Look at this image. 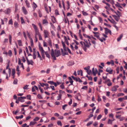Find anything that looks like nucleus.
<instances>
[{
  "instance_id": "10",
  "label": "nucleus",
  "mask_w": 127,
  "mask_h": 127,
  "mask_svg": "<svg viewBox=\"0 0 127 127\" xmlns=\"http://www.w3.org/2000/svg\"><path fill=\"white\" fill-rule=\"evenodd\" d=\"M22 10L23 13L25 15H26L28 14L27 11L24 6L22 7Z\"/></svg>"
},
{
  "instance_id": "7",
  "label": "nucleus",
  "mask_w": 127,
  "mask_h": 127,
  "mask_svg": "<svg viewBox=\"0 0 127 127\" xmlns=\"http://www.w3.org/2000/svg\"><path fill=\"white\" fill-rule=\"evenodd\" d=\"M106 71L108 72L109 74H111L112 73L113 70L110 67H108L106 69Z\"/></svg>"
},
{
  "instance_id": "18",
  "label": "nucleus",
  "mask_w": 127,
  "mask_h": 127,
  "mask_svg": "<svg viewBox=\"0 0 127 127\" xmlns=\"http://www.w3.org/2000/svg\"><path fill=\"white\" fill-rule=\"evenodd\" d=\"M27 63L28 65L31 64L32 65H33V62L32 60H30V61L27 60Z\"/></svg>"
},
{
  "instance_id": "11",
  "label": "nucleus",
  "mask_w": 127,
  "mask_h": 127,
  "mask_svg": "<svg viewBox=\"0 0 127 127\" xmlns=\"http://www.w3.org/2000/svg\"><path fill=\"white\" fill-rule=\"evenodd\" d=\"M119 87L118 85H116L114 86L112 88V91L113 92L117 90V88Z\"/></svg>"
},
{
  "instance_id": "53",
  "label": "nucleus",
  "mask_w": 127,
  "mask_h": 127,
  "mask_svg": "<svg viewBox=\"0 0 127 127\" xmlns=\"http://www.w3.org/2000/svg\"><path fill=\"white\" fill-rule=\"evenodd\" d=\"M33 6L35 8L37 7V5L34 2H33Z\"/></svg>"
},
{
  "instance_id": "30",
  "label": "nucleus",
  "mask_w": 127,
  "mask_h": 127,
  "mask_svg": "<svg viewBox=\"0 0 127 127\" xmlns=\"http://www.w3.org/2000/svg\"><path fill=\"white\" fill-rule=\"evenodd\" d=\"M14 25L15 27L17 28L18 27V24L16 22H15L14 23Z\"/></svg>"
},
{
  "instance_id": "15",
  "label": "nucleus",
  "mask_w": 127,
  "mask_h": 127,
  "mask_svg": "<svg viewBox=\"0 0 127 127\" xmlns=\"http://www.w3.org/2000/svg\"><path fill=\"white\" fill-rule=\"evenodd\" d=\"M36 52L35 51V50L34 49L33 51V59H34L36 58Z\"/></svg>"
},
{
  "instance_id": "51",
  "label": "nucleus",
  "mask_w": 127,
  "mask_h": 127,
  "mask_svg": "<svg viewBox=\"0 0 127 127\" xmlns=\"http://www.w3.org/2000/svg\"><path fill=\"white\" fill-rule=\"evenodd\" d=\"M124 99V98H118V100L121 102L123 101Z\"/></svg>"
},
{
  "instance_id": "9",
  "label": "nucleus",
  "mask_w": 127,
  "mask_h": 127,
  "mask_svg": "<svg viewBox=\"0 0 127 127\" xmlns=\"http://www.w3.org/2000/svg\"><path fill=\"white\" fill-rule=\"evenodd\" d=\"M104 29L105 30V33L106 34L109 33L110 34H111V31L110 30L106 28H105Z\"/></svg>"
},
{
  "instance_id": "20",
  "label": "nucleus",
  "mask_w": 127,
  "mask_h": 127,
  "mask_svg": "<svg viewBox=\"0 0 127 127\" xmlns=\"http://www.w3.org/2000/svg\"><path fill=\"white\" fill-rule=\"evenodd\" d=\"M123 36L122 34H121L117 38V41L119 42L120 41Z\"/></svg>"
},
{
  "instance_id": "22",
  "label": "nucleus",
  "mask_w": 127,
  "mask_h": 127,
  "mask_svg": "<svg viewBox=\"0 0 127 127\" xmlns=\"http://www.w3.org/2000/svg\"><path fill=\"white\" fill-rule=\"evenodd\" d=\"M25 3L27 6L28 8L30 7V3L27 0H26L25 1Z\"/></svg>"
},
{
  "instance_id": "6",
  "label": "nucleus",
  "mask_w": 127,
  "mask_h": 127,
  "mask_svg": "<svg viewBox=\"0 0 127 127\" xmlns=\"http://www.w3.org/2000/svg\"><path fill=\"white\" fill-rule=\"evenodd\" d=\"M56 57H58L61 55L60 52V50H55V54Z\"/></svg>"
},
{
  "instance_id": "23",
  "label": "nucleus",
  "mask_w": 127,
  "mask_h": 127,
  "mask_svg": "<svg viewBox=\"0 0 127 127\" xmlns=\"http://www.w3.org/2000/svg\"><path fill=\"white\" fill-rule=\"evenodd\" d=\"M90 45L89 42H88L87 43H84V46L85 47H87L89 48Z\"/></svg>"
},
{
  "instance_id": "47",
  "label": "nucleus",
  "mask_w": 127,
  "mask_h": 127,
  "mask_svg": "<svg viewBox=\"0 0 127 127\" xmlns=\"http://www.w3.org/2000/svg\"><path fill=\"white\" fill-rule=\"evenodd\" d=\"M93 123V122L92 121L90 122L87 124V126H90L91 124Z\"/></svg>"
},
{
  "instance_id": "29",
  "label": "nucleus",
  "mask_w": 127,
  "mask_h": 127,
  "mask_svg": "<svg viewBox=\"0 0 127 127\" xmlns=\"http://www.w3.org/2000/svg\"><path fill=\"white\" fill-rule=\"evenodd\" d=\"M68 79L70 80L69 82L71 83V85H72L73 84V81L72 78L70 77H68Z\"/></svg>"
},
{
  "instance_id": "55",
  "label": "nucleus",
  "mask_w": 127,
  "mask_h": 127,
  "mask_svg": "<svg viewBox=\"0 0 127 127\" xmlns=\"http://www.w3.org/2000/svg\"><path fill=\"white\" fill-rule=\"evenodd\" d=\"M67 106V104H65V105H63L62 106V108H63V110H64L65 109V107H66Z\"/></svg>"
},
{
  "instance_id": "58",
  "label": "nucleus",
  "mask_w": 127,
  "mask_h": 127,
  "mask_svg": "<svg viewBox=\"0 0 127 127\" xmlns=\"http://www.w3.org/2000/svg\"><path fill=\"white\" fill-rule=\"evenodd\" d=\"M110 64H111L112 65H113L114 64V62L113 60H111L110 61Z\"/></svg>"
},
{
  "instance_id": "25",
  "label": "nucleus",
  "mask_w": 127,
  "mask_h": 127,
  "mask_svg": "<svg viewBox=\"0 0 127 127\" xmlns=\"http://www.w3.org/2000/svg\"><path fill=\"white\" fill-rule=\"evenodd\" d=\"M51 19L53 23H54L55 22V18L54 16H53L51 17Z\"/></svg>"
},
{
  "instance_id": "49",
  "label": "nucleus",
  "mask_w": 127,
  "mask_h": 127,
  "mask_svg": "<svg viewBox=\"0 0 127 127\" xmlns=\"http://www.w3.org/2000/svg\"><path fill=\"white\" fill-rule=\"evenodd\" d=\"M8 73L9 74V77H10L11 74V69L10 68H9L8 69Z\"/></svg>"
},
{
  "instance_id": "31",
  "label": "nucleus",
  "mask_w": 127,
  "mask_h": 127,
  "mask_svg": "<svg viewBox=\"0 0 127 127\" xmlns=\"http://www.w3.org/2000/svg\"><path fill=\"white\" fill-rule=\"evenodd\" d=\"M18 43L19 46H22V42L21 40H18Z\"/></svg>"
},
{
  "instance_id": "41",
  "label": "nucleus",
  "mask_w": 127,
  "mask_h": 127,
  "mask_svg": "<svg viewBox=\"0 0 127 127\" xmlns=\"http://www.w3.org/2000/svg\"><path fill=\"white\" fill-rule=\"evenodd\" d=\"M82 12L83 15L84 16H87L88 15V14L86 12L84 11H82Z\"/></svg>"
},
{
  "instance_id": "33",
  "label": "nucleus",
  "mask_w": 127,
  "mask_h": 127,
  "mask_svg": "<svg viewBox=\"0 0 127 127\" xmlns=\"http://www.w3.org/2000/svg\"><path fill=\"white\" fill-rule=\"evenodd\" d=\"M21 22L22 24H25V22L23 18L21 17L20 18Z\"/></svg>"
},
{
  "instance_id": "60",
  "label": "nucleus",
  "mask_w": 127,
  "mask_h": 127,
  "mask_svg": "<svg viewBox=\"0 0 127 127\" xmlns=\"http://www.w3.org/2000/svg\"><path fill=\"white\" fill-rule=\"evenodd\" d=\"M87 72L89 74H90L92 73L90 69H89L88 71H87Z\"/></svg>"
},
{
  "instance_id": "16",
  "label": "nucleus",
  "mask_w": 127,
  "mask_h": 127,
  "mask_svg": "<svg viewBox=\"0 0 127 127\" xmlns=\"http://www.w3.org/2000/svg\"><path fill=\"white\" fill-rule=\"evenodd\" d=\"M74 64V62L73 61H70L68 63L67 65L69 66H71L73 65Z\"/></svg>"
},
{
  "instance_id": "27",
  "label": "nucleus",
  "mask_w": 127,
  "mask_h": 127,
  "mask_svg": "<svg viewBox=\"0 0 127 127\" xmlns=\"http://www.w3.org/2000/svg\"><path fill=\"white\" fill-rule=\"evenodd\" d=\"M36 123L35 122L31 121L30 122L29 125L30 126H33Z\"/></svg>"
},
{
  "instance_id": "59",
  "label": "nucleus",
  "mask_w": 127,
  "mask_h": 127,
  "mask_svg": "<svg viewBox=\"0 0 127 127\" xmlns=\"http://www.w3.org/2000/svg\"><path fill=\"white\" fill-rule=\"evenodd\" d=\"M49 44V46L51 47H52V45L51 44V42L50 41H49V42H48V44Z\"/></svg>"
},
{
  "instance_id": "64",
  "label": "nucleus",
  "mask_w": 127,
  "mask_h": 127,
  "mask_svg": "<svg viewBox=\"0 0 127 127\" xmlns=\"http://www.w3.org/2000/svg\"><path fill=\"white\" fill-rule=\"evenodd\" d=\"M98 125L97 122H95L94 124H93V125L94 127H96Z\"/></svg>"
},
{
  "instance_id": "32",
  "label": "nucleus",
  "mask_w": 127,
  "mask_h": 127,
  "mask_svg": "<svg viewBox=\"0 0 127 127\" xmlns=\"http://www.w3.org/2000/svg\"><path fill=\"white\" fill-rule=\"evenodd\" d=\"M23 117V115H21L19 116H16V118L17 119H22Z\"/></svg>"
},
{
  "instance_id": "13",
  "label": "nucleus",
  "mask_w": 127,
  "mask_h": 127,
  "mask_svg": "<svg viewBox=\"0 0 127 127\" xmlns=\"http://www.w3.org/2000/svg\"><path fill=\"white\" fill-rule=\"evenodd\" d=\"M92 71L93 72V74L94 75V76L96 75V74L97 73L98 71L97 70L96 68H95V71L94 68H93L92 69Z\"/></svg>"
},
{
  "instance_id": "45",
  "label": "nucleus",
  "mask_w": 127,
  "mask_h": 127,
  "mask_svg": "<svg viewBox=\"0 0 127 127\" xmlns=\"http://www.w3.org/2000/svg\"><path fill=\"white\" fill-rule=\"evenodd\" d=\"M108 123L109 124H112V121H111V120L110 119H109L108 121Z\"/></svg>"
},
{
  "instance_id": "36",
  "label": "nucleus",
  "mask_w": 127,
  "mask_h": 127,
  "mask_svg": "<svg viewBox=\"0 0 127 127\" xmlns=\"http://www.w3.org/2000/svg\"><path fill=\"white\" fill-rule=\"evenodd\" d=\"M44 7L45 10L46 11L47 13H48V10L47 8V5L45 3L44 4Z\"/></svg>"
},
{
  "instance_id": "42",
  "label": "nucleus",
  "mask_w": 127,
  "mask_h": 127,
  "mask_svg": "<svg viewBox=\"0 0 127 127\" xmlns=\"http://www.w3.org/2000/svg\"><path fill=\"white\" fill-rule=\"evenodd\" d=\"M8 54L11 57L12 56V53L11 50H10L8 51Z\"/></svg>"
},
{
  "instance_id": "54",
  "label": "nucleus",
  "mask_w": 127,
  "mask_h": 127,
  "mask_svg": "<svg viewBox=\"0 0 127 127\" xmlns=\"http://www.w3.org/2000/svg\"><path fill=\"white\" fill-rule=\"evenodd\" d=\"M27 99L31 100V96L30 95H28L27 96Z\"/></svg>"
},
{
  "instance_id": "56",
  "label": "nucleus",
  "mask_w": 127,
  "mask_h": 127,
  "mask_svg": "<svg viewBox=\"0 0 127 127\" xmlns=\"http://www.w3.org/2000/svg\"><path fill=\"white\" fill-rule=\"evenodd\" d=\"M46 31H44V37L45 38L48 37L47 35V33H46Z\"/></svg>"
},
{
  "instance_id": "44",
  "label": "nucleus",
  "mask_w": 127,
  "mask_h": 127,
  "mask_svg": "<svg viewBox=\"0 0 127 127\" xmlns=\"http://www.w3.org/2000/svg\"><path fill=\"white\" fill-rule=\"evenodd\" d=\"M39 118L38 117H36L34 119H33V121H38L39 120Z\"/></svg>"
},
{
  "instance_id": "3",
  "label": "nucleus",
  "mask_w": 127,
  "mask_h": 127,
  "mask_svg": "<svg viewBox=\"0 0 127 127\" xmlns=\"http://www.w3.org/2000/svg\"><path fill=\"white\" fill-rule=\"evenodd\" d=\"M32 25L35 31V36H36L37 35L39 36V35H40V34L38 30L36 25L33 24H32Z\"/></svg>"
},
{
  "instance_id": "62",
  "label": "nucleus",
  "mask_w": 127,
  "mask_h": 127,
  "mask_svg": "<svg viewBox=\"0 0 127 127\" xmlns=\"http://www.w3.org/2000/svg\"><path fill=\"white\" fill-rule=\"evenodd\" d=\"M102 116L101 115H99L97 117V119L98 120L100 119L101 117Z\"/></svg>"
},
{
  "instance_id": "26",
  "label": "nucleus",
  "mask_w": 127,
  "mask_h": 127,
  "mask_svg": "<svg viewBox=\"0 0 127 127\" xmlns=\"http://www.w3.org/2000/svg\"><path fill=\"white\" fill-rule=\"evenodd\" d=\"M61 96L62 95L61 94H60L57 97V100H59L61 99Z\"/></svg>"
},
{
  "instance_id": "34",
  "label": "nucleus",
  "mask_w": 127,
  "mask_h": 127,
  "mask_svg": "<svg viewBox=\"0 0 127 127\" xmlns=\"http://www.w3.org/2000/svg\"><path fill=\"white\" fill-rule=\"evenodd\" d=\"M29 85H26L24 87H23V89L24 90H27L29 89V88H28V87H29Z\"/></svg>"
},
{
  "instance_id": "38",
  "label": "nucleus",
  "mask_w": 127,
  "mask_h": 127,
  "mask_svg": "<svg viewBox=\"0 0 127 127\" xmlns=\"http://www.w3.org/2000/svg\"><path fill=\"white\" fill-rule=\"evenodd\" d=\"M115 5L116 7H118L121 8H122V7L120 5V4L118 3L117 4H116Z\"/></svg>"
},
{
  "instance_id": "17",
  "label": "nucleus",
  "mask_w": 127,
  "mask_h": 127,
  "mask_svg": "<svg viewBox=\"0 0 127 127\" xmlns=\"http://www.w3.org/2000/svg\"><path fill=\"white\" fill-rule=\"evenodd\" d=\"M40 85L42 87H43L44 86H45L46 87V89H48V84H44V83H39Z\"/></svg>"
},
{
  "instance_id": "57",
  "label": "nucleus",
  "mask_w": 127,
  "mask_h": 127,
  "mask_svg": "<svg viewBox=\"0 0 127 127\" xmlns=\"http://www.w3.org/2000/svg\"><path fill=\"white\" fill-rule=\"evenodd\" d=\"M38 13L39 14V16L40 17H41L42 16V14L40 11H39L38 12Z\"/></svg>"
},
{
  "instance_id": "39",
  "label": "nucleus",
  "mask_w": 127,
  "mask_h": 127,
  "mask_svg": "<svg viewBox=\"0 0 127 127\" xmlns=\"http://www.w3.org/2000/svg\"><path fill=\"white\" fill-rule=\"evenodd\" d=\"M9 42L11 44V41H12V37L11 35H9Z\"/></svg>"
},
{
  "instance_id": "5",
  "label": "nucleus",
  "mask_w": 127,
  "mask_h": 127,
  "mask_svg": "<svg viewBox=\"0 0 127 127\" xmlns=\"http://www.w3.org/2000/svg\"><path fill=\"white\" fill-rule=\"evenodd\" d=\"M51 54L53 61H54V60H56V58L54 53L53 50L52 49L51 51Z\"/></svg>"
},
{
  "instance_id": "2",
  "label": "nucleus",
  "mask_w": 127,
  "mask_h": 127,
  "mask_svg": "<svg viewBox=\"0 0 127 127\" xmlns=\"http://www.w3.org/2000/svg\"><path fill=\"white\" fill-rule=\"evenodd\" d=\"M93 33L94 34V36L99 39L101 42H103V40H105L106 39L105 38L102 37V38H101L99 37L100 34L98 32H93Z\"/></svg>"
},
{
  "instance_id": "21",
  "label": "nucleus",
  "mask_w": 127,
  "mask_h": 127,
  "mask_svg": "<svg viewBox=\"0 0 127 127\" xmlns=\"http://www.w3.org/2000/svg\"><path fill=\"white\" fill-rule=\"evenodd\" d=\"M26 98V97L25 96H22L19 97L18 98V100H21V99H25Z\"/></svg>"
},
{
  "instance_id": "63",
  "label": "nucleus",
  "mask_w": 127,
  "mask_h": 127,
  "mask_svg": "<svg viewBox=\"0 0 127 127\" xmlns=\"http://www.w3.org/2000/svg\"><path fill=\"white\" fill-rule=\"evenodd\" d=\"M119 119L120 121H122L125 119V118L124 117H121L119 118Z\"/></svg>"
},
{
  "instance_id": "12",
  "label": "nucleus",
  "mask_w": 127,
  "mask_h": 127,
  "mask_svg": "<svg viewBox=\"0 0 127 127\" xmlns=\"http://www.w3.org/2000/svg\"><path fill=\"white\" fill-rule=\"evenodd\" d=\"M112 16L116 21L118 22L119 21L120 18V16H117L115 15H113Z\"/></svg>"
},
{
  "instance_id": "8",
  "label": "nucleus",
  "mask_w": 127,
  "mask_h": 127,
  "mask_svg": "<svg viewBox=\"0 0 127 127\" xmlns=\"http://www.w3.org/2000/svg\"><path fill=\"white\" fill-rule=\"evenodd\" d=\"M11 11V9L10 8H8L3 11V12L6 14H9Z\"/></svg>"
},
{
  "instance_id": "19",
  "label": "nucleus",
  "mask_w": 127,
  "mask_h": 127,
  "mask_svg": "<svg viewBox=\"0 0 127 127\" xmlns=\"http://www.w3.org/2000/svg\"><path fill=\"white\" fill-rule=\"evenodd\" d=\"M62 44L64 50L65 51H66V48L65 47V45L64 43L63 42V41H62Z\"/></svg>"
},
{
  "instance_id": "52",
  "label": "nucleus",
  "mask_w": 127,
  "mask_h": 127,
  "mask_svg": "<svg viewBox=\"0 0 127 127\" xmlns=\"http://www.w3.org/2000/svg\"><path fill=\"white\" fill-rule=\"evenodd\" d=\"M55 14L56 15H59V14L58 13V11L56 9L55 11Z\"/></svg>"
},
{
  "instance_id": "46",
  "label": "nucleus",
  "mask_w": 127,
  "mask_h": 127,
  "mask_svg": "<svg viewBox=\"0 0 127 127\" xmlns=\"http://www.w3.org/2000/svg\"><path fill=\"white\" fill-rule=\"evenodd\" d=\"M13 22L12 19H10L9 21L8 24H9L12 25Z\"/></svg>"
},
{
  "instance_id": "4",
  "label": "nucleus",
  "mask_w": 127,
  "mask_h": 127,
  "mask_svg": "<svg viewBox=\"0 0 127 127\" xmlns=\"http://www.w3.org/2000/svg\"><path fill=\"white\" fill-rule=\"evenodd\" d=\"M103 83L105 84L107 83V85L109 86H111L112 85V84L109 79H108L106 80H105Z\"/></svg>"
},
{
  "instance_id": "43",
  "label": "nucleus",
  "mask_w": 127,
  "mask_h": 127,
  "mask_svg": "<svg viewBox=\"0 0 127 127\" xmlns=\"http://www.w3.org/2000/svg\"><path fill=\"white\" fill-rule=\"evenodd\" d=\"M18 80L17 79H15L13 81V83L14 84H17Z\"/></svg>"
},
{
  "instance_id": "24",
  "label": "nucleus",
  "mask_w": 127,
  "mask_h": 127,
  "mask_svg": "<svg viewBox=\"0 0 127 127\" xmlns=\"http://www.w3.org/2000/svg\"><path fill=\"white\" fill-rule=\"evenodd\" d=\"M61 50H62V55L63 56H64L65 55H67L68 54V53L66 51H65L64 52V53L63 52V50L62 49H61Z\"/></svg>"
},
{
  "instance_id": "28",
  "label": "nucleus",
  "mask_w": 127,
  "mask_h": 127,
  "mask_svg": "<svg viewBox=\"0 0 127 127\" xmlns=\"http://www.w3.org/2000/svg\"><path fill=\"white\" fill-rule=\"evenodd\" d=\"M15 72V69H12L11 75L12 76H14Z\"/></svg>"
},
{
  "instance_id": "14",
  "label": "nucleus",
  "mask_w": 127,
  "mask_h": 127,
  "mask_svg": "<svg viewBox=\"0 0 127 127\" xmlns=\"http://www.w3.org/2000/svg\"><path fill=\"white\" fill-rule=\"evenodd\" d=\"M35 90H38V88L36 86H34L32 87V92H34L35 91Z\"/></svg>"
},
{
  "instance_id": "1",
  "label": "nucleus",
  "mask_w": 127,
  "mask_h": 127,
  "mask_svg": "<svg viewBox=\"0 0 127 127\" xmlns=\"http://www.w3.org/2000/svg\"><path fill=\"white\" fill-rule=\"evenodd\" d=\"M39 48L40 50L43 58H44L45 57V55L47 57H48V52L47 51L45 52L42 47L39 45Z\"/></svg>"
},
{
  "instance_id": "61",
  "label": "nucleus",
  "mask_w": 127,
  "mask_h": 127,
  "mask_svg": "<svg viewBox=\"0 0 127 127\" xmlns=\"http://www.w3.org/2000/svg\"><path fill=\"white\" fill-rule=\"evenodd\" d=\"M109 117H111L112 119H113L114 118V116L112 113H111L109 115Z\"/></svg>"
},
{
  "instance_id": "48",
  "label": "nucleus",
  "mask_w": 127,
  "mask_h": 127,
  "mask_svg": "<svg viewBox=\"0 0 127 127\" xmlns=\"http://www.w3.org/2000/svg\"><path fill=\"white\" fill-rule=\"evenodd\" d=\"M111 23L112 24H116L117 23L115 22L114 20L112 19L111 20Z\"/></svg>"
},
{
  "instance_id": "40",
  "label": "nucleus",
  "mask_w": 127,
  "mask_h": 127,
  "mask_svg": "<svg viewBox=\"0 0 127 127\" xmlns=\"http://www.w3.org/2000/svg\"><path fill=\"white\" fill-rule=\"evenodd\" d=\"M124 94L122 93H119L117 95V96L118 97H119L120 96H123L124 95Z\"/></svg>"
},
{
  "instance_id": "37",
  "label": "nucleus",
  "mask_w": 127,
  "mask_h": 127,
  "mask_svg": "<svg viewBox=\"0 0 127 127\" xmlns=\"http://www.w3.org/2000/svg\"><path fill=\"white\" fill-rule=\"evenodd\" d=\"M75 81H79V82H82V81L79 78H76V79Z\"/></svg>"
},
{
  "instance_id": "50",
  "label": "nucleus",
  "mask_w": 127,
  "mask_h": 127,
  "mask_svg": "<svg viewBox=\"0 0 127 127\" xmlns=\"http://www.w3.org/2000/svg\"><path fill=\"white\" fill-rule=\"evenodd\" d=\"M48 83L51 85H53L54 82L52 81H48Z\"/></svg>"
},
{
  "instance_id": "35",
  "label": "nucleus",
  "mask_w": 127,
  "mask_h": 127,
  "mask_svg": "<svg viewBox=\"0 0 127 127\" xmlns=\"http://www.w3.org/2000/svg\"><path fill=\"white\" fill-rule=\"evenodd\" d=\"M57 124L58 125H59L61 126H62V124L61 122L60 121H58L57 122Z\"/></svg>"
}]
</instances>
